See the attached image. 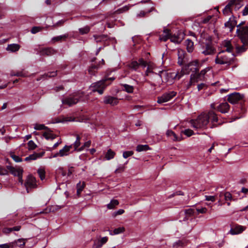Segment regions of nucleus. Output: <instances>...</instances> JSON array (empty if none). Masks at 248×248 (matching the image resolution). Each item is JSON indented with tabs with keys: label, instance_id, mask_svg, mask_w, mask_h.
Listing matches in <instances>:
<instances>
[{
	"label": "nucleus",
	"instance_id": "f257e3e1",
	"mask_svg": "<svg viewBox=\"0 0 248 248\" xmlns=\"http://www.w3.org/2000/svg\"><path fill=\"white\" fill-rule=\"evenodd\" d=\"M210 121L211 122V128L217 126L215 123H218V119L217 114L214 110H210L208 113H201L196 119L191 120V124L194 128L206 129Z\"/></svg>",
	"mask_w": 248,
	"mask_h": 248
},
{
	"label": "nucleus",
	"instance_id": "f03ea898",
	"mask_svg": "<svg viewBox=\"0 0 248 248\" xmlns=\"http://www.w3.org/2000/svg\"><path fill=\"white\" fill-rule=\"evenodd\" d=\"M243 97V95L239 93H234L228 95L227 101L234 105L233 110L236 115H238L235 119L243 117L246 112Z\"/></svg>",
	"mask_w": 248,
	"mask_h": 248
},
{
	"label": "nucleus",
	"instance_id": "7ed1b4c3",
	"mask_svg": "<svg viewBox=\"0 0 248 248\" xmlns=\"http://www.w3.org/2000/svg\"><path fill=\"white\" fill-rule=\"evenodd\" d=\"M185 34L181 31H178L176 33L172 34L168 29H165L163 33L160 35L161 41L166 42L169 39L171 42L180 44L184 39Z\"/></svg>",
	"mask_w": 248,
	"mask_h": 248
},
{
	"label": "nucleus",
	"instance_id": "20e7f679",
	"mask_svg": "<svg viewBox=\"0 0 248 248\" xmlns=\"http://www.w3.org/2000/svg\"><path fill=\"white\" fill-rule=\"evenodd\" d=\"M115 79V78L114 77L105 78L102 80L92 83L89 88L92 92H97L99 94H102L106 87L110 85Z\"/></svg>",
	"mask_w": 248,
	"mask_h": 248
},
{
	"label": "nucleus",
	"instance_id": "39448f33",
	"mask_svg": "<svg viewBox=\"0 0 248 248\" xmlns=\"http://www.w3.org/2000/svg\"><path fill=\"white\" fill-rule=\"evenodd\" d=\"M243 0H229L228 3L223 10L224 15H228L230 13L232 14V10L238 11L243 6Z\"/></svg>",
	"mask_w": 248,
	"mask_h": 248
},
{
	"label": "nucleus",
	"instance_id": "423d86ee",
	"mask_svg": "<svg viewBox=\"0 0 248 248\" xmlns=\"http://www.w3.org/2000/svg\"><path fill=\"white\" fill-rule=\"evenodd\" d=\"M84 95L83 92L78 91L70 94L62 100V104L72 106L77 104Z\"/></svg>",
	"mask_w": 248,
	"mask_h": 248
},
{
	"label": "nucleus",
	"instance_id": "0eeeda50",
	"mask_svg": "<svg viewBox=\"0 0 248 248\" xmlns=\"http://www.w3.org/2000/svg\"><path fill=\"white\" fill-rule=\"evenodd\" d=\"M200 67L201 64L199 63L198 66L194 67V73L191 74L190 76L189 86L192 85L193 83L197 82L199 80H201L202 78H203L206 73L207 70L206 69H203L199 73Z\"/></svg>",
	"mask_w": 248,
	"mask_h": 248
},
{
	"label": "nucleus",
	"instance_id": "6e6552de",
	"mask_svg": "<svg viewBox=\"0 0 248 248\" xmlns=\"http://www.w3.org/2000/svg\"><path fill=\"white\" fill-rule=\"evenodd\" d=\"M201 37L205 38V34L203 35V33H202ZM206 40L209 41V42L203 46V50L202 51V53L204 55H212L215 53L216 49L212 46L211 36L206 37Z\"/></svg>",
	"mask_w": 248,
	"mask_h": 248
},
{
	"label": "nucleus",
	"instance_id": "1a4fd4ad",
	"mask_svg": "<svg viewBox=\"0 0 248 248\" xmlns=\"http://www.w3.org/2000/svg\"><path fill=\"white\" fill-rule=\"evenodd\" d=\"M96 58H93L91 60V62L92 64L88 69L89 74L92 76H95L98 70L100 68L101 65H104L105 64V61L103 59H102L101 61L99 62L98 63H97L96 62Z\"/></svg>",
	"mask_w": 248,
	"mask_h": 248
},
{
	"label": "nucleus",
	"instance_id": "9d476101",
	"mask_svg": "<svg viewBox=\"0 0 248 248\" xmlns=\"http://www.w3.org/2000/svg\"><path fill=\"white\" fill-rule=\"evenodd\" d=\"M236 33L243 44H248V26L237 29Z\"/></svg>",
	"mask_w": 248,
	"mask_h": 248
},
{
	"label": "nucleus",
	"instance_id": "9b49d317",
	"mask_svg": "<svg viewBox=\"0 0 248 248\" xmlns=\"http://www.w3.org/2000/svg\"><path fill=\"white\" fill-rule=\"evenodd\" d=\"M24 186L26 187L27 193H29L31 189L37 187L35 178L31 174L28 175L24 183Z\"/></svg>",
	"mask_w": 248,
	"mask_h": 248
},
{
	"label": "nucleus",
	"instance_id": "f8f14e48",
	"mask_svg": "<svg viewBox=\"0 0 248 248\" xmlns=\"http://www.w3.org/2000/svg\"><path fill=\"white\" fill-rule=\"evenodd\" d=\"M196 213L195 211L191 208L182 210L180 212V216H185L183 221H186L188 220H191L195 218Z\"/></svg>",
	"mask_w": 248,
	"mask_h": 248
},
{
	"label": "nucleus",
	"instance_id": "ddd939ff",
	"mask_svg": "<svg viewBox=\"0 0 248 248\" xmlns=\"http://www.w3.org/2000/svg\"><path fill=\"white\" fill-rule=\"evenodd\" d=\"M177 93L175 91H170L168 93H165L161 96L157 97V102L159 104L167 102L170 100L172 98L175 96Z\"/></svg>",
	"mask_w": 248,
	"mask_h": 248
},
{
	"label": "nucleus",
	"instance_id": "4468645a",
	"mask_svg": "<svg viewBox=\"0 0 248 248\" xmlns=\"http://www.w3.org/2000/svg\"><path fill=\"white\" fill-rule=\"evenodd\" d=\"M199 62L198 60H194L187 64H185L182 67V71L183 74H189L190 72L192 71L194 72V67H192L193 66H198Z\"/></svg>",
	"mask_w": 248,
	"mask_h": 248
},
{
	"label": "nucleus",
	"instance_id": "2eb2a0df",
	"mask_svg": "<svg viewBox=\"0 0 248 248\" xmlns=\"http://www.w3.org/2000/svg\"><path fill=\"white\" fill-rule=\"evenodd\" d=\"M237 23L236 17L232 14V16L225 23V26L229 28L230 31L232 32L236 26L238 28L237 29L242 27L240 24L237 25Z\"/></svg>",
	"mask_w": 248,
	"mask_h": 248
},
{
	"label": "nucleus",
	"instance_id": "dca6fc26",
	"mask_svg": "<svg viewBox=\"0 0 248 248\" xmlns=\"http://www.w3.org/2000/svg\"><path fill=\"white\" fill-rule=\"evenodd\" d=\"M76 140L74 142L73 144L70 145L69 146H72V149L73 148L74 150L71 153H73V152H81L83 151V148H81L80 140L81 139V137L78 135H76Z\"/></svg>",
	"mask_w": 248,
	"mask_h": 248
},
{
	"label": "nucleus",
	"instance_id": "f3484780",
	"mask_svg": "<svg viewBox=\"0 0 248 248\" xmlns=\"http://www.w3.org/2000/svg\"><path fill=\"white\" fill-rule=\"evenodd\" d=\"M57 52V50L52 47H46L42 48L40 50V55L49 56L56 54Z\"/></svg>",
	"mask_w": 248,
	"mask_h": 248
},
{
	"label": "nucleus",
	"instance_id": "a211bd4d",
	"mask_svg": "<svg viewBox=\"0 0 248 248\" xmlns=\"http://www.w3.org/2000/svg\"><path fill=\"white\" fill-rule=\"evenodd\" d=\"M104 103L105 104H110L112 106L116 105L118 103L117 98L111 96H106L104 97Z\"/></svg>",
	"mask_w": 248,
	"mask_h": 248
},
{
	"label": "nucleus",
	"instance_id": "6ab92c4d",
	"mask_svg": "<svg viewBox=\"0 0 248 248\" xmlns=\"http://www.w3.org/2000/svg\"><path fill=\"white\" fill-rule=\"evenodd\" d=\"M45 154L44 152H42L40 153H34L33 154L29 155L28 156L26 157L24 160L27 162H30L31 160H35L38 158L41 157Z\"/></svg>",
	"mask_w": 248,
	"mask_h": 248
},
{
	"label": "nucleus",
	"instance_id": "aec40b11",
	"mask_svg": "<svg viewBox=\"0 0 248 248\" xmlns=\"http://www.w3.org/2000/svg\"><path fill=\"white\" fill-rule=\"evenodd\" d=\"M230 109V105L227 102H223L221 103L218 107L217 109L219 111L222 113H225L228 112Z\"/></svg>",
	"mask_w": 248,
	"mask_h": 248
},
{
	"label": "nucleus",
	"instance_id": "412c9836",
	"mask_svg": "<svg viewBox=\"0 0 248 248\" xmlns=\"http://www.w3.org/2000/svg\"><path fill=\"white\" fill-rule=\"evenodd\" d=\"M166 135L168 137H171V135H173V138H171V139L175 141H179L183 140V138L181 135L180 137H178L171 130H168L166 132Z\"/></svg>",
	"mask_w": 248,
	"mask_h": 248
},
{
	"label": "nucleus",
	"instance_id": "4be33fe9",
	"mask_svg": "<svg viewBox=\"0 0 248 248\" xmlns=\"http://www.w3.org/2000/svg\"><path fill=\"white\" fill-rule=\"evenodd\" d=\"M58 71L49 72L47 73H45L44 75L40 76L36 79L37 81H40L43 78H48L54 77L57 76V73Z\"/></svg>",
	"mask_w": 248,
	"mask_h": 248
},
{
	"label": "nucleus",
	"instance_id": "5701e85b",
	"mask_svg": "<svg viewBox=\"0 0 248 248\" xmlns=\"http://www.w3.org/2000/svg\"><path fill=\"white\" fill-rule=\"evenodd\" d=\"M72 149V146L65 145L63 148L59 152L60 156L68 155L69 154L70 150Z\"/></svg>",
	"mask_w": 248,
	"mask_h": 248
},
{
	"label": "nucleus",
	"instance_id": "b1692460",
	"mask_svg": "<svg viewBox=\"0 0 248 248\" xmlns=\"http://www.w3.org/2000/svg\"><path fill=\"white\" fill-rule=\"evenodd\" d=\"M244 230V227L239 225H236L234 228H232L230 230V233L232 234H237L241 233Z\"/></svg>",
	"mask_w": 248,
	"mask_h": 248
},
{
	"label": "nucleus",
	"instance_id": "393cba45",
	"mask_svg": "<svg viewBox=\"0 0 248 248\" xmlns=\"http://www.w3.org/2000/svg\"><path fill=\"white\" fill-rule=\"evenodd\" d=\"M7 169L12 174L15 176H17V174L20 172L21 173L23 172V170L21 168L16 169L14 167L7 166Z\"/></svg>",
	"mask_w": 248,
	"mask_h": 248
},
{
	"label": "nucleus",
	"instance_id": "a878e982",
	"mask_svg": "<svg viewBox=\"0 0 248 248\" xmlns=\"http://www.w3.org/2000/svg\"><path fill=\"white\" fill-rule=\"evenodd\" d=\"M93 36L97 43L104 42L106 44V42L108 40V36L107 35H93Z\"/></svg>",
	"mask_w": 248,
	"mask_h": 248
},
{
	"label": "nucleus",
	"instance_id": "bb28decb",
	"mask_svg": "<svg viewBox=\"0 0 248 248\" xmlns=\"http://www.w3.org/2000/svg\"><path fill=\"white\" fill-rule=\"evenodd\" d=\"M187 241L185 239L180 240L174 243L173 248H183L187 245Z\"/></svg>",
	"mask_w": 248,
	"mask_h": 248
},
{
	"label": "nucleus",
	"instance_id": "cd10ccee",
	"mask_svg": "<svg viewBox=\"0 0 248 248\" xmlns=\"http://www.w3.org/2000/svg\"><path fill=\"white\" fill-rule=\"evenodd\" d=\"M25 244V242L24 239H18L17 240L11 243L12 248H16L17 246L21 248L22 246H24Z\"/></svg>",
	"mask_w": 248,
	"mask_h": 248
},
{
	"label": "nucleus",
	"instance_id": "c85d7f7f",
	"mask_svg": "<svg viewBox=\"0 0 248 248\" xmlns=\"http://www.w3.org/2000/svg\"><path fill=\"white\" fill-rule=\"evenodd\" d=\"M20 47L19 45L17 44H12L8 45L6 50L12 52H15L18 51Z\"/></svg>",
	"mask_w": 248,
	"mask_h": 248
},
{
	"label": "nucleus",
	"instance_id": "c756f323",
	"mask_svg": "<svg viewBox=\"0 0 248 248\" xmlns=\"http://www.w3.org/2000/svg\"><path fill=\"white\" fill-rule=\"evenodd\" d=\"M43 136L45 137L46 139L47 140H52L56 138V135L53 134L52 133V131L50 129V131L46 130V131L43 133Z\"/></svg>",
	"mask_w": 248,
	"mask_h": 248
},
{
	"label": "nucleus",
	"instance_id": "7c9ffc66",
	"mask_svg": "<svg viewBox=\"0 0 248 248\" xmlns=\"http://www.w3.org/2000/svg\"><path fill=\"white\" fill-rule=\"evenodd\" d=\"M185 55H186V53H184L183 52L178 51V63L180 65H184L185 63Z\"/></svg>",
	"mask_w": 248,
	"mask_h": 248
},
{
	"label": "nucleus",
	"instance_id": "2f4dec72",
	"mask_svg": "<svg viewBox=\"0 0 248 248\" xmlns=\"http://www.w3.org/2000/svg\"><path fill=\"white\" fill-rule=\"evenodd\" d=\"M186 49L188 52H192L194 50V43L190 39H187L186 41Z\"/></svg>",
	"mask_w": 248,
	"mask_h": 248
},
{
	"label": "nucleus",
	"instance_id": "473e14b6",
	"mask_svg": "<svg viewBox=\"0 0 248 248\" xmlns=\"http://www.w3.org/2000/svg\"><path fill=\"white\" fill-rule=\"evenodd\" d=\"M121 86L123 90L128 93H131L133 92L134 88L133 86L127 84H122Z\"/></svg>",
	"mask_w": 248,
	"mask_h": 248
},
{
	"label": "nucleus",
	"instance_id": "72a5a7b5",
	"mask_svg": "<svg viewBox=\"0 0 248 248\" xmlns=\"http://www.w3.org/2000/svg\"><path fill=\"white\" fill-rule=\"evenodd\" d=\"M20 226H16L11 228H5L3 229L4 233H9L13 231H19L20 230Z\"/></svg>",
	"mask_w": 248,
	"mask_h": 248
},
{
	"label": "nucleus",
	"instance_id": "f704fd0d",
	"mask_svg": "<svg viewBox=\"0 0 248 248\" xmlns=\"http://www.w3.org/2000/svg\"><path fill=\"white\" fill-rule=\"evenodd\" d=\"M224 46L226 47L225 50H222V53L224 52H232L233 47L230 41H227L224 43Z\"/></svg>",
	"mask_w": 248,
	"mask_h": 248
},
{
	"label": "nucleus",
	"instance_id": "c9c22d12",
	"mask_svg": "<svg viewBox=\"0 0 248 248\" xmlns=\"http://www.w3.org/2000/svg\"><path fill=\"white\" fill-rule=\"evenodd\" d=\"M68 37V34H65L62 35L55 36L52 38V41L53 42H59L65 40Z\"/></svg>",
	"mask_w": 248,
	"mask_h": 248
},
{
	"label": "nucleus",
	"instance_id": "e433bc0d",
	"mask_svg": "<svg viewBox=\"0 0 248 248\" xmlns=\"http://www.w3.org/2000/svg\"><path fill=\"white\" fill-rule=\"evenodd\" d=\"M85 186V183L84 182H83L82 183H81L80 182H79L78 183L77 185V194L78 196H79L80 195L81 192L83 190Z\"/></svg>",
	"mask_w": 248,
	"mask_h": 248
},
{
	"label": "nucleus",
	"instance_id": "4c0bfd02",
	"mask_svg": "<svg viewBox=\"0 0 248 248\" xmlns=\"http://www.w3.org/2000/svg\"><path fill=\"white\" fill-rule=\"evenodd\" d=\"M219 197L220 198L224 197L225 201H231L232 200V194L229 192H226L224 193H220L219 195Z\"/></svg>",
	"mask_w": 248,
	"mask_h": 248
},
{
	"label": "nucleus",
	"instance_id": "58836bf2",
	"mask_svg": "<svg viewBox=\"0 0 248 248\" xmlns=\"http://www.w3.org/2000/svg\"><path fill=\"white\" fill-rule=\"evenodd\" d=\"M115 155V153L111 149H109L108 150L106 154L105 157L107 160H110L114 158Z\"/></svg>",
	"mask_w": 248,
	"mask_h": 248
},
{
	"label": "nucleus",
	"instance_id": "ea45409f",
	"mask_svg": "<svg viewBox=\"0 0 248 248\" xmlns=\"http://www.w3.org/2000/svg\"><path fill=\"white\" fill-rule=\"evenodd\" d=\"M129 69L136 71L139 67V63L137 61H132L129 64Z\"/></svg>",
	"mask_w": 248,
	"mask_h": 248
},
{
	"label": "nucleus",
	"instance_id": "a19ab883",
	"mask_svg": "<svg viewBox=\"0 0 248 248\" xmlns=\"http://www.w3.org/2000/svg\"><path fill=\"white\" fill-rule=\"evenodd\" d=\"M34 128L36 130H46L50 131V129L43 124H36Z\"/></svg>",
	"mask_w": 248,
	"mask_h": 248
},
{
	"label": "nucleus",
	"instance_id": "79ce46f5",
	"mask_svg": "<svg viewBox=\"0 0 248 248\" xmlns=\"http://www.w3.org/2000/svg\"><path fill=\"white\" fill-rule=\"evenodd\" d=\"M150 149V147L148 145H138L137 146L136 150L138 152L146 151Z\"/></svg>",
	"mask_w": 248,
	"mask_h": 248
},
{
	"label": "nucleus",
	"instance_id": "37998d69",
	"mask_svg": "<svg viewBox=\"0 0 248 248\" xmlns=\"http://www.w3.org/2000/svg\"><path fill=\"white\" fill-rule=\"evenodd\" d=\"M37 173L40 179L43 181L45 179L46 177V171L44 169L39 168L37 170Z\"/></svg>",
	"mask_w": 248,
	"mask_h": 248
},
{
	"label": "nucleus",
	"instance_id": "c03bdc74",
	"mask_svg": "<svg viewBox=\"0 0 248 248\" xmlns=\"http://www.w3.org/2000/svg\"><path fill=\"white\" fill-rule=\"evenodd\" d=\"M154 10H155V8L154 7H152L150 10H149L147 12L141 11L140 12V13L137 14V16L138 17H143L145 16L146 14H149Z\"/></svg>",
	"mask_w": 248,
	"mask_h": 248
},
{
	"label": "nucleus",
	"instance_id": "a18cd8bd",
	"mask_svg": "<svg viewBox=\"0 0 248 248\" xmlns=\"http://www.w3.org/2000/svg\"><path fill=\"white\" fill-rule=\"evenodd\" d=\"M79 32L81 35L87 34L90 31V27L86 26L83 28H79Z\"/></svg>",
	"mask_w": 248,
	"mask_h": 248
},
{
	"label": "nucleus",
	"instance_id": "49530a36",
	"mask_svg": "<svg viewBox=\"0 0 248 248\" xmlns=\"http://www.w3.org/2000/svg\"><path fill=\"white\" fill-rule=\"evenodd\" d=\"M119 204V202L117 200H112L110 203L108 204V208L109 209H113Z\"/></svg>",
	"mask_w": 248,
	"mask_h": 248
},
{
	"label": "nucleus",
	"instance_id": "de8ad7c7",
	"mask_svg": "<svg viewBox=\"0 0 248 248\" xmlns=\"http://www.w3.org/2000/svg\"><path fill=\"white\" fill-rule=\"evenodd\" d=\"M67 19H62L59 20L55 24H54L53 25V28H57L59 27L62 26L64 25V23L66 21Z\"/></svg>",
	"mask_w": 248,
	"mask_h": 248
},
{
	"label": "nucleus",
	"instance_id": "09e8293b",
	"mask_svg": "<svg viewBox=\"0 0 248 248\" xmlns=\"http://www.w3.org/2000/svg\"><path fill=\"white\" fill-rule=\"evenodd\" d=\"M182 133H184L188 137H189L194 134L193 131L190 129H185V130L182 131Z\"/></svg>",
	"mask_w": 248,
	"mask_h": 248
},
{
	"label": "nucleus",
	"instance_id": "8fccbe9b",
	"mask_svg": "<svg viewBox=\"0 0 248 248\" xmlns=\"http://www.w3.org/2000/svg\"><path fill=\"white\" fill-rule=\"evenodd\" d=\"M247 46H248V44H243L240 46L237 47V51L239 52H243L246 51L247 49Z\"/></svg>",
	"mask_w": 248,
	"mask_h": 248
},
{
	"label": "nucleus",
	"instance_id": "3c124183",
	"mask_svg": "<svg viewBox=\"0 0 248 248\" xmlns=\"http://www.w3.org/2000/svg\"><path fill=\"white\" fill-rule=\"evenodd\" d=\"M215 62L217 64H224L227 63V62L226 61H224L223 58H219L218 56L217 57L216 59H215Z\"/></svg>",
	"mask_w": 248,
	"mask_h": 248
},
{
	"label": "nucleus",
	"instance_id": "603ef678",
	"mask_svg": "<svg viewBox=\"0 0 248 248\" xmlns=\"http://www.w3.org/2000/svg\"><path fill=\"white\" fill-rule=\"evenodd\" d=\"M28 145L29 147V150H34L37 147L36 144L32 140H30L28 143Z\"/></svg>",
	"mask_w": 248,
	"mask_h": 248
},
{
	"label": "nucleus",
	"instance_id": "864d4df0",
	"mask_svg": "<svg viewBox=\"0 0 248 248\" xmlns=\"http://www.w3.org/2000/svg\"><path fill=\"white\" fill-rule=\"evenodd\" d=\"M10 156L16 162H20L22 161V158L19 156L13 154H11Z\"/></svg>",
	"mask_w": 248,
	"mask_h": 248
},
{
	"label": "nucleus",
	"instance_id": "5fc2aeb1",
	"mask_svg": "<svg viewBox=\"0 0 248 248\" xmlns=\"http://www.w3.org/2000/svg\"><path fill=\"white\" fill-rule=\"evenodd\" d=\"M125 229L123 227H119L118 228H116L113 231V233L114 234H118L123 232L124 231Z\"/></svg>",
	"mask_w": 248,
	"mask_h": 248
},
{
	"label": "nucleus",
	"instance_id": "6e6d98bb",
	"mask_svg": "<svg viewBox=\"0 0 248 248\" xmlns=\"http://www.w3.org/2000/svg\"><path fill=\"white\" fill-rule=\"evenodd\" d=\"M133 154L134 152L132 151H125L123 153V156L124 158H127V157L133 155Z\"/></svg>",
	"mask_w": 248,
	"mask_h": 248
},
{
	"label": "nucleus",
	"instance_id": "4d7b16f0",
	"mask_svg": "<svg viewBox=\"0 0 248 248\" xmlns=\"http://www.w3.org/2000/svg\"><path fill=\"white\" fill-rule=\"evenodd\" d=\"M103 245L100 243L99 240H95L94 242L93 248H101Z\"/></svg>",
	"mask_w": 248,
	"mask_h": 248
},
{
	"label": "nucleus",
	"instance_id": "13d9d810",
	"mask_svg": "<svg viewBox=\"0 0 248 248\" xmlns=\"http://www.w3.org/2000/svg\"><path fill=\"white\" fill-rule=\"evenodd\" d=\"M125 170V167L124 165H121L119 166L115 171V173H119L123 172Z\"/></svg>",
	"mask_w": 248,
	"mask_h": 248
},
{
	"label": "nucleus",
	"instance_id": "bf43d9fd",
	"mask_svg": "<svg viewBox=\"0 0 248 248\" xmlns=\"http://www.w3.org/2000/svg\"><path fill=\"white\" fill-rule=\"evenodd\" d=\"M221 58H223L224 61H226L227 62V63L226 64H228V65H231L232 62V60L231 58H228L227 56L225 55L221 56Z\"/></svg>",
	"mask_w": 248,
	"mask_h": 248
},
{
	"label": "nucleus",
	"instance_id": "052dcab7",
	"mask_svg": "<svg viewBox=\"0 0 248 248\" xmlns=\"http://www.w3.org/2000/svg\"><path fill=\"white\" fill-rule=\"evenodd\" d=\"M207 209L206 208H201L200 209H197L196 211L195 212L196 213V215H197V214L202 213L203 214L206 212Z\"/></svg>",
	"mask_w": 248,
	"mask_h": 248
},
{
	"label": "nucleus",
	"instance_id": "680f3d73",
	"mask_svg": "<svg viewBox=\"0 0 248 248\" xmlns=\"http://www.w3.org/2000/svg\"><path fill=\"white\" fill-rule=\"evenodd\" d=\"M138 63H139V66L141 65L143 67H146L147 65V62L143 58H140Z\"/></svg>",
	"mask_w": 248,
	"mask_h": 248
},
{
	"label": "nucleus",
	"instance_id": "e2e57ef3",
	"mask_svg": "<svg viewBox=\"0 0 248 248\" xmlns=\"http://www.w3.org/2000/svg\"><path fill=\"white\" fill-rule=\"evenodd\" d=\"M205 200L208 201H211L212 202L215 201L216 197L214 196H205Z\"/></svg>",
	"mask_w": 248,
	"mask_h": 248
},
{
	"label": "nucleus",
	"instance_id": "0e129e2a",
	"mask_svg": "<svg viewBox=\"0 0 248 248\" xmlns=\"http://www.w3.org/2000/svg\"><path fill=\"white\" fill-rule=\"evenodd\" d=\"M91 140L87 141L85 142L83 144V145L81 146V148H83V150L85 148L89 147L91 145Z\"/></svg>",
	"mask_w": 248,
	"mask_h": 248
},
{
	"label": "nucleus",
	"instance_id": "69168bd1",
	"mask_svg": "<svg viewBox=\"0 0 248 248\" xmlns=\"http://www.w3.org/2000/svg\"><path fill=\"white\" fill-rule=\"evenodd\" d=\"M40 31V29L38 27H33L31 30V32L33 34H35Z\"/></svg>",
	"mask_w": 248,
	"mask_h": 248
},
{
	"label": "nucleus",
	"instance_id": "338daca9",
	"mask_svg": "<svg viewBox=\"0 0 248 248\" xmlns=\"http://www.w3.org/2000/svg\"><path fill=\"white\" fill-rule=\"evenodd\" d=\"M248 15V4L247 5L243 10L242 11V15L243 16H246Z\"/></svg>",
	"mask_w": 248,
	"mask_h": 248
},
{
	"label": "nucleus",
	"instance_id": "774afa93",
	"mask_svg": "<svg viewBox=\"0 0 248 248\" xmlns=\"http://www.w3.org/2000/svg\"><path fill=\"white\" fill-rule=\"evenodd\" d=\"M12 248V245L10 243H7V244H1L0 245V248Z\"/></svg>",
	"mask_w": 248,
	"mask_h": 248
}]
</instances>
